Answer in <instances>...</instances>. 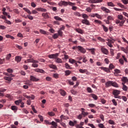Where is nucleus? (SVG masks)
<instances>
[{
  "label": "nucleus",
  "instance_id": "1",
  "mask_svg": "<svg viewBox=\"0 0 128 128\" xmlns=\"http://www.w3.org/2000/svg\"><path fill=\"white\" fill-rule=\"evenodd\" d=\"M117 18L118 19L116 20V24L120 26H122L124 22H126V20L124 18V16L122 14H118Z\"/></svg>",
  "mask_w": 128,
  "mask_h": 128
},
{
  "label": "nucleus",
  "instance_id": "2",
  "mask_svg": "<svg viewBox=\"0 0 128 128\" xmlns=\"http://www.w3.org/2000/svg\"><path fill=\"white\" fill-rule=\"evenodd\" d=\"M58 53L50 54L48 55V58H54L56 60V62L58 64H62V60L60 58H58Z\"/></svg>",
  "mask_w": 128,
  "mask_h": 128
},
{
  "label": "nucleus",
  "instance_id": "3",
  "mask_svg": "<svg viewBox=\"0 0 128 128\" xmlns=\"http://www.w3.org/2000/svg\"><path fill=\"white\" fill-rule=\"evenodd\" d=\"M112 86L114 88H118V83L116 82L108 80L105 84V86L106 88Z\"/></svg>",
  "mask_w": 128,
  "mask_h": 128
},
{
  "label": "nucleus",
  "instance_id": "4",
  "mask_svg": "<svg viewBox=\"0 0 128 128\" xmlns=\"http://www.w3.org/2000/svg\"><path fill=\"white\" fill-rule=\"evenodd\" d=\"M120 94V90H114L112 92V94L114 96V98H119V100H120L122 98V97L118 94Z\"/></svg>",
  "mask_w": 128,
  "mask_h": 128
},
{
  "label": "nucleus",
  "instance_id": "5",
  "mask_svg": "<svg viewBox=\"0 0 128 128\" xmlns=\"http://www.w3.org/2000/svg\"><path fill=\"white\" fill-rule=\"evenodd\" d=\"M88 2L90 4H100L102 2V0H89Z\"/></svg>",
  "mask_w": 128,
  "mask_h": 128
},
{
  "label": "nucleus",
  "instance_id": "6",
  "mask_svg": "<svg viewBox=\"0 0 128 128\" xmlns=\"http://www.w3.org/2000/svg\"><path fill=\"white\" fill-rule=\"evenodd\" d=\"M100 50L104 54H108V50L103 46L101 47Z\"/></svg>",
  "mask_w": 128,
  "mask_h": 128
},
{
  "label": "nucleus",
  "instance_id": "7",
  "mask_svg": "<svg viewBox=\"0 0 128 128\" xmlns=\"http://www.w3.org/2000/svg\"><path fill=\"white\" fill-rule=\"evenodd\" d=\"M68 5V3L66 1H62L61 0L59 3H58V6H66Z\"/></svg>",
  "mask_w": 128,
  "mask_h": 128
},
{
  "label": "nucleus",
  "instance_id": "8",
  "mask_svg": "<svg viewBox=\"0 0 128 128\" xmlns=\"http://www.w3.org/2000/svg\"><path fill=\"white\" fill-rule=\"evenodd\" d=\"M108 42H106L107 45L108 46H110V48H112L114 46L112 44H114V42L112 40L108 39Z\"/></svg>",
  "mask_w": 128,
  "mask_h": 128
},
{
  "label": "nucleus",
  "instance_id": "9",
  "mask_svg": "<svg viewBox=\"0 0 128 128\" xmlns=\"http://www.w3.org/2000/svg\"><path fill=\"white\" fill-rule=\"evenodd\" d=\"M78 50H80V52H82V54H86V49H84V48H83L82 46H78Z\"/></svg>",
  "mask_w": 128,
  "mask_h": 128
},
{
  "label": "nucleus",
  "instance_id": "10",
  "mask_svg": "<svg viewBox=\"0 0 128 128\" xmlns=\"http://www.w3.org/2000/svg\"><path fill=\"white\" fill-rule=\"evenodd\" d=\"M9 77H4V80H8V82H11V80H12V78H14V76L12 74H10L8 76Z\"/></svg>",
  "mask_w": 128,
  "mask_h": 128
},
{
  "label": "nucleus",
  "instance_id": "11",
  "mask_svg": "<svg viewBox=\"0 0 128 128\" xmlns=\"http://www.w3.org/2000/svg\"><path fill=\"white\" fill-rule=\"evenodd\" d=\"M30 80H31V82H38L40 79L36 78L34 76H30Z\"/></svg>",
  "mask_w": 128,
  "mask_h": 128
},
{
  "label": "nucleus",
  "instance_id": "12",
  "mask_svg": "<svg viewBox=\"0 0 128 128\" xmlns=\"http://www.w3.org/2000/svg\"><path fill=\"white\" fill-rule=\"evenodd\" d=\"M120 50H122V52H124L125 54H128V46H126V48L124 47H120Z\"/></svg>",
  "mask_w": 128,
  "mask_h": 128
},
{
  "label": "nucleus",
  "instance_id": "13",
  "mask_svg": "<svg viewBox=\"0 0 128 128\" xmlns=\"http://www.w3.org/2000/svg\"><path fill=\"white\" fill-rule=\"evenodd\" d=\"M101 9L102 10H103V12H107L108 14H110V10H108V8H106L104 6H102L101 8Z\"/></svg>",
  "mask_w": 128,
  "mask_h": 128
},
{
  "label": "nucleus",
  "instance_id": "14",
  "mask_svg": "<svg viewBox=\"0 0 128 128\" xmlns=\"http://www.w3.org/2000/svg\"><path fill=\"white\" fill-rule=\"evenodd\" d=\"M100 69L102 70H104V72H110V70L108 68L101 67Z\"/></svg>",
  "mask_w": 128,
  "mask_h": 128
},
{
  "label": "nucleus",
  "instance_id": "15",
  "mask_svg": "<svg viewBox=\"0 0 128 128\" xmlns=\"http://www.w3.org/2000/svg\"><path fill=\"white\" fill-rule=\"evenodd\" d=\"M82 24H86L87 26H89L90 24V22H88L86 19L82 20Z\"/></svg>",
  "mask_w": 128,
  "mask_h": 128
},
{
  "label": "nucleus",
  "instance_id": "16",
  "mask_svg": "<svg viewBox=\"0 0 128 128\" xmlns=\"http://www.w3.org/2000/svg\"><path fill=\"white\" fill-rule=\"evenodd\" d=\"M28 62H38V61L34 60V58H28L27 60Z\"/></svg>",
  "mask_w": 128,
  "mask_h": 128
},
{
  "label": "nucleus",
  "instance_id": "17",
  "mask_svg": "<svg viewBox=\"0 0 128 128\" xmlns=\"http://www.w3.org/2000/svg\"><path fill=\"white\" fill-rule=\"evenodd\" d=\"M22 56H16L15 58V60L17 62H20L22 60Z\"/></svg>",
  "mask_w": 128,
  "mask_h": 128
},
{
  "label": "nucleus",
  "instance_id": "18",
  "mask_svg": "<svg viewBox=\"0 0 128 128\" xmlns=\"http://www.w3.org/2000/svg\"><path fill=\"white\" fill-rule=\"evenodd\" d=\"M77 122H78L76 120H74V122L70 120L69 122V124L70 126H74V124H76Z\"/></svg>",
  "mask_w": 128,
  "mask_h": 128
},
{
  "label": "nucleus",
  "instance_id": "19",
  "mask_svg": "<svg viewBox=\"0 0 128 128\" xmlns=\"http://www.w3.org/2000/svg\"><path fill=\"white\" fill-rule=\"evenodd\" d=\"M6 90L4 88H0V96H4V92H6Z\"/></svg>",
  "mask_w": 128,
  "mask_h": 128
},
{
  "label": "nucleus",
  "instance_id": "20",
  "mask_svg": "<svg viewBox=\"0 0 128 128\" xmlns=\"http://www.w3.org/2000/svg\"><path fill=\"white\" fill-rule=\"evenodd\" d=\"M49 67L50 68H52V70H58V68L54 64H51L49 65Z\"/></svg>",
  "mask_w": 128,
  "mask_h": 128
},
{
  "label": "nucleus",
  "instance_id": "21",
  "mask_svg": "<svg viewBox=\"0 0 128 128\" xmlns=\"http://www.w3.org/2000/svg\"><path fill=\"white\" fill-rule=\"evenodd\" d=\"M35 72H40V74H44V70L38 68L36 69Z\"/></svg>",
  "mask_w": 128,
  "mask_h": 128
},
{
  "label": "nucleus",
  "instance_id": "22",
  "mask_svg": "<svg viewBox=\"0 0 128 128\" xmlns=\"http://www.w3.org/2000/svg\"><path fill=\"white\" fill-rule=\"evenodd\" d=\"M102 26L103 30L105 32H108V27L106 26L104 24H102Z\"/></svg>",
  "mask_w": 128,
  "mask_h": 128
},
{
  "label": "nucleus",
  "instance_id": "23",
  "mask_svg": "<svg viewBox=\"0 0 128 128\" xmlns=\"http://www.w3.org/2000/svg\"><path fill=\"white\" fill-rule=\"evenodd\" d=\"M11 110H14V112H16L18 110V107L16 106H11Z\"/></svg>",
  "mask_w": 128,
  "mask_h": 128
},
{
  "label": "nucleus",
  "instance_id": "24",
  "mask_svg": "<svg viewBox=\"0 0 128 128\" xmlns=\"http://www.w3.org/2000/svg\"><path fill=\"white\" fill-rule=\"evenodd\" d=\"M36 10H38V12H46V9L43 8H36Z\"/></svg>",
  "mask_w": 128,
  "mask_h": 128
},
{
  "label": "nucleus",
  "instance_id": "25",
  "mask_svg": "<svg viewBox=\"0 0 128 128\" xmlns=\"http://www.w3.org/2000/svg\"><path fill=\"white\" fill-rule=\"evenodd\" d=\"M87 50H90L92 54H94V50H96V48H86Z\"/></svg>",
  "mask_w": 128,
  "mask_h": 128
},
{
  "label": "nucleus",
  "instance_id": "26",
  "mask_svg": "<svg viewBox=\"0 0 128 128\" xmlns=\"http://www.w3.org/2000/svg\"><path fill=\"white\" fill-rule=\"evenodd\" d=\"M81 114H82V116H83L84 118H86V116H88V112H82Z\"/></svg>",
  "mask_w": 128,
  "mask_h": 128
},
{
  "label": "nucleus",
  "instance_id": "27",
  "mask_svg": "<svg viewBox=\"0 0 128 128\" xmlns=\"http://www.w3.org/2000/svg\"><path fill=\"white\" fill-rule=\"evenodd\" d=\"M52 76L54 78L58 79L60 76V74H58V73H56L53 74Z\"/></svg>",
  "mask_w": 128,
  "mask_h": 128
},
{
  "label": "nucleus",
  "instance_id": "28",
  "mask_svg": "<svg viewBox=\"0 0 128 128\" xmlns=\"http://www.w3.org/2000/svg\"><path fill=\"white\" fill-rule=\"evenodd\" d=\"M122 84L123 85V86H122L123 90L126 92V90H128V86H126L124 85V83H122Z\"/></svg>",
  "mask_w": 128,
  "mask_h": 128
},
{
  "label": "nucleus",
  "instance_id": "29",
  "mask_svg": "<svg viewBox=\"0 0 128 128\" xmlns=\"http://www.w3.org/2000/svg\"><path fill=\"white\" fill-rule=\"evenodd\" d=\"M80 72V74H84L85 72H88V70L86 69H80L79 70Z\"/></svg>",
  "mask_w": 128,
  "mask_h": 128
},
{
  "label": "nucleus",
  "instance_id": "30",
  "mask_svg": "<svg viewBox=\"0 0 128 128\" xmlns=\"http://www.w3.org/2000/svg\"><path fill=\"white\" fill-rule=\"evenodd\" d=\"M65 72V76H70V74H72V71L70 70H67L64 72Z\"/></svg>",
  "mask_w": 128,
  "mask_h": 128
},
{
  "label": "nucleus",
  "instance_id": "31",
  "mask_svg": "<svg viewBox=\"0 0 128 128\" xmlns=\"http://www.w3.org/2000/svg\"><path fill=\"white\" fill-rule=\"evenodd\" d=\"M91 96L92 98H94L95 100H98V97L95 94H91Z\"/></svg>",
  "mask_w": 128,
  "mask_h": 128
},
{
  "label": "nucleus",
  "instance_id": "32",
  "mask_svg": "<svg viewBox=\"0 0 128 128\" xmlns=\"http://www.w3.org/2000/svg\"><path fill=\"white\" fill-rule=\"evenodd\" d=\"M122 80L124 82H123L124 84H126V82H128V79L126 77H123Z\"/></svg>",
  "mask_w": 128,
  "mask_h": 128
},
{
  "label": "nucleus",
  "instance_id": "33",
  "mask_svg": "<svg viewBox=\"0 0 128 128\" xmlns=\"http://www.w3.org/2000/svg\"><path fill=\"white\" fill-rule=\"evenodd\" d=\"M97 38L98 40H100V42H106L104 39L102 38L100 36L98 37Z\"/></svg>",
  "mask_w": 128,
  "mask_h": 128
},
{
  "label": "nucleus",
  "instance_id": "34",
  "mask_svg": "<svg viewBox=\"0 0 128 128\" xmlns=\"http://www.w3.org/2000/svg\"><path fill=\"white\" fill-rule=\"evenodd\" d=\"M60 94H62L63 96H66V92H65L64 90H60Z\"/></svg>",
  "mask_w": 128,
  "mask_h": 128
},
{
  "label": "nucleus",
  "instance_id": "35",
  "mask_svg": "<svg viewBox=\"0 0 128 128\" xmlns=\"http://www.w3.org/2000/svg\"><path fill=\"white\" fill-rule=\"evenodd\" d=\"M42 16L44 18H48V13H43Z\"/></svg>",
  "mask_w": 128,
  "mask_h": 128
},
{
  "label": "nucleus",
  "instance_id": "36",
  "mask_svg": "<svg viewBox=\"0 0 128 128\" xmlns=\"http://www.w3.org/2000/svg\"><path fill=\"white\" fill-rule=\"evenodd\" d=\"M65 66L66 68H68V70H72V68L70 67V64H68V63H66Z\"/></svg>",
  "mask_w": 128,
  "mask_h": 128
},
{
  "label": "nucleus",
  "instance_id": "37",
  "mask_svg": "<svg viewBox=\"0 0 128 128\" xmlns=\"http://www.w3.org/2000/svg\"><path fill=\"white\" fill-rule=\"evenodd\" d=\"M23 10L25 12H28V14H32V12H30V10L28 9V8H23Z\"/></svg>",
  "mask_w": 128,
  "mask_h": 128
},
{
  "label": "nucleus",
  "instance_id": "38",
  "mask_svg": "<svg viewBox=\"0 0 128 128\" xmlns=\"http://www.w3.org/2000/svg\"><path fill=\"white\" fill-rule=\"evenodd\" d=\"M108 6H116V5H114V4L112 2H108Z\"/></svg>",
  "mask_w": 128,
  "mask_h": 128
},
{
  "label": "nucleus",
  "instance_id": "39",
  "mask_svg": "<svg viewBox=\"0 0 128 128\" xmlns=\"http://www.w3.org/2000/svg\"><path fill=\"white\" fill-rule=\"evenodd\" d=\"M76 30L77 32H78V34H83L82 30V29L77 28Z\"/></svg>",
  "mask_w": 128,
  "mask_h": 128
},
{
  "label": "nucleus",
  "instance_id": "40",
  "mask_svg": "<svg viewBox=\"0 0 128 128\" xmlns=\"http://www.w3.org/2000/svg\"><path fill=\"white\" fill-rule=\"evenodd\" d=\"M16 104V106H20V102H22V100H16L14 102Z\"/></svg>",
  "mask_w": 128,
  "mask_h": 128
},
{
  "label": "nucleus",
  "instance_id": "41",
  "mask_svg": "<svg viewBox=\"0 0 128 128\" xmlns=\"http://www.w3.org/2000/svg\"><path fill=\"white\" fill-rule=\"evenodd\" d=\"M40 32L42 34H46V32L44 31V30H42V29H40L39 30Z\"/></svg>",
  "mask_w": 128,
  "mask_h": 128
},
{
  "label": "nucleus",
  "instance_id": "42",
  "mask_svg": "<svg viewBox=\"0 0 128 128\" xmlns=\"http://www.w3.org/2000/svg\"><path fill=\"white\" fill-rule=\"evenodd\" d=\"M54 20H60V21H62V18H60V17H58V16H55L54 17Z\"/></svg>",
  "mask_w": 128,
  "mask_h": 128
},
{
  "label": "nucleus",
  "instance_id": "43",
  "mask_svg": "<svg viewBox=\"0 0 128 128\" xmlns=\"http://www.w3.org/2000/svg\"><path fill=\"white\" fill-rule=\"evenodd\" d=\"M69 62L70 64H75V62H76V61L74 59L71 58L69 60Z\"/></svg>",
  "mask_w": 128,
  "mask_h": 128
},
{
  "label": "nucleus",
  "instance_id": "44",
  "mask_svg": "<svg viewBox=\"0 0 128 128\" xmlns=\"http://www.w3.org/2000/svg\"><path fill=\"white\" fill-rule=\"evenodd\" d=\"M36 64H38V62H32V66H33V68H38V65Z\"/></svg>",
  "mask_w": 128,
  "mask_h": 128
},
{
  "label": "nucleus",
  "instance_id": "45",
  "mask_svg": "<svg viewBox=\"0 0 128 128\" xmlns=\"http://www.w3.org/2000/svg\"><path fill=\"white\" fill-rule=\"evenodd\" d=\"M48 116H56V114L52 112H48Z\"/></svg>",
  "mask_w": 128,
  "mask_h": 128
},
{
  "label": "nucleus",
  "instance_id": "46",
  "mask_svg": "<svg viewBox=\"0 0 128 128\" xmlns=\"http://www.w3.org/2000/svg\"><path fill=\"white\" fill-rule=\"evenodd\" d=\"M60 118L61 120H67L68 119V117H66V116H64V114L61 115Z\"/></svg>",
  "mask_w": 128,
  "mask_h": 128
},
{
  "label": "nucleus",
  "instance_id": "47",
  "mask_svg": "<svg viewBox=\"0 0 128 128\" xmlns=\"http://www.w3.org/2000/svg\"><path fill=\"white\" fill-rule=\"evenodd\" d=\"M100 118L102 122H104V116L102 114L100 115Z\"/></svg>",
  "mask_w": 128,
  "mask_h": 128
},
{
  "label": "nucleus",
  "instance_id": "48",
  "mask_svg": "<svg viewBox=\"0 0 128 128\" xmlns=\"http://www.w3.org/2000/svg\"><path fill=\"white\" fill-rule=\"evenodd\" d=\"M114 68V66L112 64H110L109 66V70H112Z\"/></svg>",
  "mask_w": 128,
  "mask_h": 128
},
{
  "label": "nucleus",
  "instance_id": "49",
  "mask_svg": "<svg viewBox=\"0 0 128 128\" xmlns=\"http://www.w3.org/2000/svg\"><path fill=\"white\" fill-rule=\"evenodd\" d=\"M119 62H120V64L124 65V61L121 58L119 60Z\"/></svg>",
  "mask_w": 128,
  "mask_h": 128
},
{
  "label": "nucleus",
  "instance_id": "50",
  "mask_svg": "<svg viewBox=\"0 0 128 128\" xmlns=\"http://www.w3.org/2000/svg\"><path fill=\"white\" fill-rule=\"evenodd\" d=\"M74 16H82V14H80L78 12H74Z\"/></svg>",
  "mask_w": 128,
  "mask_h": 128
},
{
  "label": "nucleus",
  "instance_id": "51",
  "mask_svg": "<svg viewBox=\"0 0 128 128\" xmlns=\"http://www.w3.org/2000/svg\"><path fill=\"white\" fill-rule=\"evenodd\" d=\"M114 73L115 74H120V70H118V69H115L114 70Z\"/></svg>",
  "mask_w": 128,
  "mask_h": 128
},
{
  "label": "nucleus",
  "instance_id": "52",
  "mask_svg": "<svg viewBox=\"0 0 128 128\" xmlns=\"http://www.w3.org/2000/svg\"><path fill=\"white\" fill-rule=\"evenodd\" d=\"M86 90L88 92H90V93L92 92V88H90V87H88Z\"/></svg>",
  "mask_w": 128,
  "mask_h": 128
},
{
  "label": "nucleus",
  "instance_id": "53",
  "mask_svg": "<svg viewBox=\"0 0 128 128\" xmlns=\"http://www.w3.org/2000/svg\"><path fill=\"white\" fill-rule=\"evenodd\" d=\"M98 126L100 128H106V127H104V124H98Z\"/></svg>",
  "mask_w": 128,
  "mask_h": 128
},
{
  "label": "nucleus",
  "instance_id": "54",
  "mask_svg": "<svg viewBox=\"0 0 128 128\" xmlns=\"http://www.w3.org/2000/svg\"><path fill=\"white\" fill-rule=\"evenodd\" d=\"M112 104H114V106H118V102H116V100L113 99V100H112Z\"/></svg>",
  "mask_w": 128,
  "mask_h": 128
},
{
  "label": "nucleus",
  "instance_id": "55",
  "mask_svg": "<svg viewBox=\"0 0 128 128\" xmlns=\"http://www.w3.org/2000/svg\"><path fill=\"white\" fill-rule=\"evenodd\" d=\"M83 116L82 114H80L78 116L77 118H78V120H82Z\"/></svg>",
  "mask_w": 128,
  "mask_h": 128
},
{
  "label": "nucleus",
  "instance_id": "56",
  "mask_svg": "<svg viewBox=\"0 0 128 128\" xmlns=\"http://www.w3.org/2000/svg\"><path fill=\"white\" fill-rule=\"evenodd\" d=\"M94 22H95L96 24H102V22L100 20H94Z\"/></svg>",
  "mask_w": 128,
  "mask_h": 128
},
{
  "label": "nucleus",
  "instance_id": "57",
  "mask_svg": "<svg viewBox=\"0 0 128 128\" xmlns=\"http://www.w3.org/2000/svg\"><path fill=\"white\" fill-rule=\"evenodd\" d=\"M4 22H6V24H12V22H10V21L6 20H4Z\"/></svg>",
  "mask_w": 128,
  "mask_h": 128
},
{
  "label": "nucleus",
  "instance_id": "58",
  "mask_svg": "<svg viewBox=\"0 0 128 128\" xmlns=\"http://www.w3.org/2000/svg\"><path fill=\"white\" fill-rule=\"evenodd\" d=\"M10 58H12V54H9L7 55L6 58L7 60H10Z\"/></svg>",
  "mask_w": 128,
  "mask_h": 128
},
{
  "label": "nucleus",
  "instance_id": "59",
  "mask_svg": "<svg viewBox=\"0 0 128 128\" xmlns=\"http://www.w3.org/2000/svg\"><path fill=\"white\" fill-rule=\"evenodd\" d=\"M58 36H62V31L59 30H58Z\"/></svg>",
  "mask_w": 128,
  "mask_h": 128
},
{
  "label": "nucleus",
  "instance_id": "60",
  "mask_svg": "<svg viewBox=\"0 0 128 128\" xmlns=\"http://www.w3.org/2000/svg\"><path fill=\"white\" fill-rule=\"evenodd\" d=\"M38 118H40V122H44V117H42V115H38Z\"/></svg>",
  "mask_w": 128,
  "mask_h": 128
},
{
  "label": "nucleus",
  "instance_id": "61",
  "mask_svg": "<svg viewBox=\"0 0 128 128\" xmlns=\"http://www.w3.org/2000/svg\"><path fill=\"white\" fill-rule=\"evenodd\" d=\"M121 1L124 4H128V0H121Z\"/></svg>",
  "mask_w": 128,
  "mask_h": 128
},
{
  "label": "nucleus",
  "instance_id": "62",
  "mask_svg": "<svg viewBox=\"0 0 128 128\" xmlns=\"http://www.w3.org/2000/svg\"><path fill=\"white\" fill-rule=\"evenodd\" d=\"M108 122L110 124H114V120H108Z\"/></svg>",
  "mask_w": 128,
  "mask_h": 128
},
{
  "label": "nucleus",
  "instance_id": "63",
  "mask_svg": "<svg viewBox=\"0 0 128 128\" xmlns=\"http://www.w3.org/2000/svg\"><path fill=\"white\" fill-rule=\"evenodd\" d=\"M82 18H88V16L86 14H82Z\"/></svg>",
  "mask_w": 128,
  "mask_h": 128
},
{
  "label": "nucleus",
  "instance_id": "64",
  "mask_svg": "<svg viewBox=\"0 0 128 128\" xmlns=\"http://www.w3.org/2000/svg\"><path fill=\"white\" fill-rule=\"evenodd\" d=\"M13 12H15V14H20V11L18 9H14L13 10Z\"/></svg>",
  "mask_w": 128,
  "mask_h": 128
}]
</instances>
